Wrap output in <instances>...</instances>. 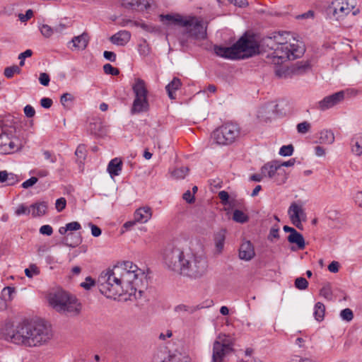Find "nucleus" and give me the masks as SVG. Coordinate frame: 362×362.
Listing matches in <instances>:
<instances>
[{
	"instance_id": "nucleus-1",
	"label": "nucleus",
	"mask_w": 362,
	"mask_h": 362,
	"mask_svg": "<svg viewBox=\"0 0 362 362\" xmlns=\"http://www.w3.org/2000/svg\"><path fill=\"white\" fill-rule=\"evenodd\" d=\"M144 272L130 261L119 262L112 268L103 271L98 277V287L108 298L116 299L124 296V299L135 298Z\"/></svg>"
},
{
	"instance_id": "nucleus-2",
	"label": "nucleus",
	"mask_w": 362,
	"mask_h": 362,
	"mask_svg": "<svg viewBox=\"0 0 362 362\" xmlns=\"http://www.w3.org/2000/svg\"><path fill=\"white\" fill-rule=\"evenodd\" d=\"M1 333L6 340L28 347L41 346L52 336L51 329L42 321L23 322L16 327L12 322H6Z\"/></svg>"
},
{
	"instance_id": "nucleus-3",
	"label": "nucleus",
	"mask_w": 362,
	"mask_h": 362,
	"mask_svg": "<svg viewBox=\"0 0 362 362\" xmlns=\"http://www.w3.org/2000/svg\"><path fill=\"white\" fill-rule=\"evenodd\" d=\"M264 45L269 51L267 62L274 65H281L288 60L299 58L305 52L303 42L287 32L274 33L265 38Z\"/></svg>"
},
{
	"instance_id": "nucleus-4",
	"label": "nucleus",
	"mask_w": 362,
	"mask_h": 362,
	"mask_svg": "<svg viewBox=\"0 0 362 362\" xmlns=\"http://www.w3.org/2000/svg\"><path fill=\"white\" fill-rule=\"evenodd\" d=\"M215 53L227 59H244L259 52V45L254 35H245L233 46L214 47Z\"/></svg>"
},
{
	"instance_id": "nucleus-5",
	"label": "nucleus",
	"mask_w": 362,
	"mask_h": 362,
	"mask_svg": "<svg viewBox=\"0 0 362 362\" xmlns=\"http://www.w3.org/2000/svg\"><path fill=\"white\" fill-rule=\"evenodd\" d=\"M48 300L52 308L59 313L74 316L81 310V304L76 297L64 290L51 293Z\"/></svg>"
},
{
	"instance_id": "nucleus-6",
	"label": "nucleus",
	"mask_w": 362,
	"mask_h": 362,
	"mask_svg": "<svg viewBox=\"0 0 362 362\" xmlns=\"http://www.w3.org/2000/svg\"><path fill=\"white\" fill-rule=\"evenodd\" d=\"M208 261L203 254H187L180 274L191 278H199L206 274Z\"/></svg>"
},
{
	"instance_id": "nucleus-7",
	"label": "nucleus",
	"mask_w": 362,
	"mask_h": 362,
	"mask_svg": "<svg viewBox=\"0 0 362 362\" xmlns=\"http://www.w3.org/2000/svg\"><path fill=\"white\" fill-rule=\"evenodd\" d=\"M239 135V126L236 123L226 122L213 132L211 138L218 145H229L233 143Z\"/></svg>"
},
{
	"instance_id": "nucleus-8",
	"label": "nucleus",
	"mask_w": 362,
	"mask_h": 362,
	"mask_svg": "<svg viewBox=\"0 0 362 362\" xmlns=\"http://www.w3.org/2000/svg\"><path fill=\"white\" fill-rule=\"evenodd\" d=\"M233 339L226 334H219L213 344L212 362H223L225 357L233 351Z\"/></svg>"
},
{
	"instance_id": "nucleus-9",
	"label": "nucleus",
	"mask_w": 362,
	"mask_h": 362,
	"mask_svg": "<svg viewBox=\"0 0 362 362\" xmlns=\"http://www.w3.org/2000/svg\"><path fill=\"white\" fill-rule=\"evenodd\" d=\"M161 21L167 20L173 23L182 24L188 27V31L191 36L196 39H204L206 36V30L202 21L195 18H192L187 21H182L180 16H173L171 15H161Z\"/></svg>"
},
{
	"instance_id": "nucleus-10",
	"label": "nucleus",
	"mask_w": 362,
	"mask_h": 362,
	"mask_svg": "<svg viewBox=\"0 0 362 362\" xmlns=\"http://www.w3.org/2000/svg\"><path fill=\"white\" fill-rule=\"evenodd\" d=\"M187 254L178 247L168 245L163 251V258L165 264L172 270L181 272L184 259Z\"/></svg>"
},
{
	"instance_id": "nucleus-11",
	"label": "nucleus",
	"mask_w": 362,
	"mask_h": 362,
	"mask_svg": "<svg viewBox=\"0 0 362 362\" xmlns=\"http://www.w3.org/2000/svg\"><path fill=\"white\" fill-rule=\"evenodd\" d=\"M354 9L345 0H334L328 6L327 12L328 15L336 21H341L348 16Z\"/></svg>"
},
{
	"instance_id": "nucleus-12",
	"label": "nucleus",
	"mask_w": 362,
	"mask_h": 362,
	"mask_svg": "<svg viewBox=\"0 0 362 362\" xmlns=\"http://www.w3.org/2000/svg\"><path fill=\"white\" fill-rule=\"evenodd\" d=\"M261 173L264 177L269 178L280 176L279 179L276 178V181L279 184L284 183L287 179L285 170L280 168V162L277 160H272L264 164L261 168Z\"/></svg>"
},
{
	"instance_id": "nucleus-13",
	"label": "nucleus",
	"mask_w": 362,
	"mask_h": 362,
	"mask_svg": "<svg viewBox=\"0 0 362 362\" xmlns=\"http://www.w3.org/2000/svg\"><path fill=\"white\" fill-rule=\"evenodd\" d=\"M288 214L291 223L296 228L302 229L303 225L301 222L305 221L306 218V214L303 205L297 202L291 203L288 209Z\"/></svg>"
},
{
	"instance_id": "nucleus-14",
	"label": "nucleus",
	"mask_w": 362,
	"mask_h": 362,
	"mask_svg": "<svg viewBox=\"0 0 362 362\" xmlns=\"http://www.w3.org/2000/svg\"><path fill=\"white\" fill-rule=\"evenodd\" d=\"M278 106L275 102H270L259 107L256 113L257 119L265 122L272 120L279 112Z\"/></svg>"
},
{
	"instance_id": "nucleus-15",
	"label": "nucleus",
	"mask_w": 362,
	"mask_h": 362,
	"mask_svg": "<svg viewBox=\"0 0 362 362\" xmlns=\"http://www.w3.org/2000/svg\"><path fill=\"white\" fill-rule=\"evenodd\" d=\"M147 92H135L131 113L132 115L145 112L148 110L149 104L147 99Z\"/></svg>"
},
{
	"instance_id": "nucleus-16",
	"label": "nucleus",
	"mask_w": 362,
	"mask_h": 362,
	"mask_svg": "<svg viewBox=\"0 0 362 362\" xmlns=\"http://www.w3.org/2000/svg\"><path fill=\"white\" fill-rule=\"evenodd\" d=\"M345 98L344 92H335L320 100L318 103V107L323 111L330 109L342 102Z\"/></svg>"
},
{
	"instance_id": "nucleus-17",
	"label": "nucleus",
	"mask_w": 362,
	"mask_h": 362,
	"mask_svg": "<svg viewBox=\"0 0 362 362\" xmlns=\"http://www.w3.org/2000/svg\"><path fill=\"white\" fill-rule=\"evenodd\" d=\"M19 148L18 142L10 138L7 134H0V153H12L18 151Z\"/></svg>"
},
{
	"instance_id": "nucleus-18",
	"label": "nucleus",
	"mask_w": 362,
	"mask_h": 362,
	"mask_svg": "<svg viewBox=\"0 0 362 362\" xmlns=\"http://www.w3.org/2000/svg\"><path fill=\"white\" fill-rule=\"evenodd\" d=\"M89 40V35L84 32L80 35L74 37L69 42V47L74 51L84 50L87 47Z\"/></svg>"
},
{
	"instance_id": "nucleus-19",
	"label": "nucleus",
	"mask_w": 362,
	"mask_h": 362,
	"mask_svg": "<svg viewBox=\"0 0 362 362\" xmlns=\"http://www.w3.org/2000/svg\"><path fill=\"white\" fill-rule=\"evenodd\" d=\"M255 255V249L250 241H244L239 249L240 259L245 261L252 259Z\"/></svg>"
},
{
	"instance_id": "nucleus-20",
	"label": "nucleus",
	"mask_w": 362,
	"mask_h": 362,
	"mask_svg": "<svg viewBox=\"0 0 362 362\" xmlns=\"http://www.w3.org/2000/svg\"><path fill=\"white\" fill-rule=\"evenodd\" d=\"M122 6L129 9L146 10L150 4L147 0H119Z\"/></svg>"
},
{
	"instance_id": "nucleus-21",
	"label": "nucleus",
	"mask_w": 362,
	"mask_h": 362,
	"mask_svg": "<svg viewBox=\"0 0 362 362\" xmlns=\"http://www.w3.org/2000/svg\"><path fill=\"white\" fill-rule=\"evenodd\" d=\"M152 216L151 209L148 206L140 207L134 214V218L136 222L145 223Z\"/></svg>"
},
{
	"instance_id": "nucleus-22",
	"label": "nucleus",
	"mask_w": 362,
	"mask_h": 362,
	"mask_svg": "<svg viewBox=\"0 0 362 362\" xmlns=\"http://www.w3.org/2000/svg\"><path fill=\"white\" fill-rule=\"evenodd\" d=\"M351 151L356 156L362 155V133L354 134L350 141Z\"/></svg>"
},
{
	"instance_id": "nucleus-23",
	"label": "nucleus",
	"mask_w": 362,
	"mask_h": 362,
	"mask_svg": "<svg viewBox=\"0 0 362 362\" xmlns=\"http://www.w3.org/2000/svg\"><path fill=\"white\" fill-rule=\"evenodd\" d=\"M131 38V34L127 30H121L110 37V41L115 45L123 46L126 45Z\"/></svg>"
},
{
	"instance_id": "nucleus-24",
	"label": "nucleus",
	"mask_w": 362,
	"mask_h": 362,
	"mask_svg": "<svg viewBox=\"0 0 362 362\" xmlns=\"http://www.w3.org/2000/svg\"><path fill=\"white\" fill-rule=\"evenodd\" d=\"M153 362H182L180 357L171 355L166 351H158L153 356Z\"/></svg>"
},
{
	"instance_id": "nucleus-25",
	"label": "nucleus",
	"mask_w": 362,
	"mask_h": 362,
	"mask_svg": "<svg viewBox=\"0 0 362 362\" xmlns=\"http://www.w3.org/2000/svg\"><path fill=\"white\" fill-rule=\"evenodd\" d=\"M107 170L111 177L119 175L122 170V161L118 158L112 159L107 165Z\"/></svg>"
},
{
	"instance_id": "nucleus-26",
	"label": "nucleus",
	"mask_w": 362,
	"mask_h": 362,
	"mask_svg": "<svg viewBox=\"0 0 362 362\" xmlns=\"http://www.w3.org/2000/svg\"><path fill=\"white\" fill-rule=\"evenodd\" d=\"M318 140L322 144H332L335 140L334 134L331 129H322L319 132Z\"/></svg>"
},
{
	"instance_id": "nucleus-27",
	"label": "nucleus",
	"mask_w": 362,
	"mask_h": 362,
	"mask_svg": "<svg viewBox=\"0 0 362 362\" xmlns=\"http://www.w3.org/2000/svg\"><path fill=\"white\" fill-rule=\"evenodd\" d=\"M226 230L221 229L214 235V242L216 252L220 254L222 252L224 247V243L226 239Z\"/></svg>"
},
{
	"instance_id": "nucleus-28",
	"label": "nucleus",
	"mask_w": 362,
	"mask_h": 362,
	"mask_svg": "<svg viewBox=\"0 0 362 362\" xmlns=\"http://www.w3.org/2000/svg\"><path fill=\"white\" fill-rule=\"evenodd\" d=\"M47 209V204L45 202H36L30 206V213L33 217L45 215Z\"/></svg>"
},
{
	"instance_id": "nucleus-29",
	"label": "nucleus",
	"mask_w": 362,
	"mask_h": 362,
	"mask_svg": "<svg viewBox=\"0 0 362 362\" xmlns=\"http://www.w3.org/2000/svg\"><path fill=\"white\" fill-rule=\"evenodd\" d=\"M287 239L290 243L296 244L298 249L303 250L305 248V239L298 231H296L293 234H289Z\"/></svg>"
},
{
	"instance_id": "nucleus-30",
	"label": "nucleus",
	"mask_w": 362,
	"mask_h": 362,
	"mask_svg": "<svg viewBox=\"0 0 362 362\" xmlns=\"http://www.w3.org/2000/svg\"><path fill=\"white\" fill-rule=\"evenodd\" d=\"M65 28L64 25L60 24L59 26L52 28L49 25L44 24L40 27V32L45 37H51L54 32L62 31Z\"/></svg>"
},
{
	"instance_id": "nucleus-31",
	"label": "nucleus",
	"mask_w": 362,
	"mask_h": 362,
	"mask_svg": "<svg viewBox=\"0 0 362 362\" xmlns=\"http://www.w3.org/2000/svg\"><path fill=\"white\" fill-rule=\"evenodd\" d=\"M202 307L199 305H188L185 304H180L175 308V311L177 313H187L192 314L197 310L201 309Z\"/></svg>"
},
{
	"instance_id": "nucleus-32",
	"label": "nucleus",
	"mask_w": 362,
	"mask_h": 362,
	"mask_svg": "<svg viewBox=\"0 0 362 362\" xmlns=\"http://www.w3.org/2000/svg\"><path fill=\"white\" fill-rule=\"evenodd\" d=\"M81 228V226L78 222L73 221V222L66 224L65 226L60 227L59 229V233L61 235H64L68 231L78 230Z\"/></svg>"
},
{
	"instance_id": "nucleus-33",
	"label": "nucleus",
	"mask_w": 362,
	"mask_h": 362,
	"mask_svg": "<svg viewBox=\"0 0 362 362\" xmlns=\"http://www.w3.org/2000/svg\"><path fill=\"white\" fill-rule=\"evenodd\" d=\"M311 69L310 64L308 61H302L298 62L295 66L293 71L297 74H301L310 71Z\"/></svg>"
},
{
	"instance_id": "nucleus-34",
	"label": "nucleus",
	"mask_w": 362,
	"mask_h": 362,
	"mask_svg": "<svg viewBox=\"0 0 362 362\" xmlns=\"http://www.w3.org/2000/svg\"><path fill=\"white\" fill-rule=\"evenodd\" d=\"M325 306L323 303L317 302L314 308V316L317 321H322L324 318Z\"/></svg>"
},
{
	"instance_id": "nucleus-35",
	"label": "nucleus",
	"mask_w": 362,
	"mask_h": 362,
	"mask_svg": "<svg viewBox=\"0 0 362 362\" xmlns=\"http://www.w3.org/2000/svg\"><path fill=\"white\" fill-rule=\"evenodd\" d=\"M74 99L72 93L66 92L61 96V103L66 108H70L74 104Z\"/></svg>"
},
{
	"instance_id": "nucleus-36",
	"label": "nucleus",
	"mask_w": 362,
	"mask_h": 362,
	"mask_svg": "<svg viewBox=\"0 0 362 362\" xmlns=\"http://www.w3.org/2000/svg\"><path fill=\"white\" fill-rule=\"evenodd\" d=\"M320 295L328 300H332L333 293L331 285L329 284L324 285L320 291Z\"/></svg>"
},
{
	"instance_id": "nucleus-37",
	"label": "nucleus",
	"mask_w": 362,
	"mask_h": 362,
	"mask_svg": "<svg viewBox=\"0 0 362 362\" xmlns=\"http://www.w3.org/2000/svg\"><path fill=\"white\" fill-rule=\"evenodd\" d=\"M133 90H147V86L145 81L139 78H135L132 82Z\"/></svg>"
},
{
	"instance_id": "nucleus-38",
	"label": "nucleus",
	"mask_w": 362,
	"mask_h": 362,
	"mask_svg": "<svg viewBox=\"0 0 362 362\" xmlns=\"http://www.w3.org/2000/svg\"><path fill=\"white\" fill-rule=\"evenodd\" d=\"M233 219L238 223H245L248 221V216L240 210H235L233 214Z\"/></svg>"
},
{
	"instance_id": "nucleus-39",
	"label": "nucleus",
	"mask_w": 362,
	"mask_h": 362,
	"mask_svg": "<svg viewBox=\"0 0 362 362\" xmlns=\"http://www.w3.org/2000/svg\"><path fill=\"white\" fill-rule=\"evenodd\" d=\"M40 271L39 267L35 264H30L28 268L25 269V274L28 278H33L37 276L40 274Z\"/></svg>"
},
{
	"instance_id": "nucleus-40",
	"label": "nucleus",
	"mask_w": 362,
	"mask_h": 362,
	"mask_svg": "<svg viewBox=\"0 0 362 362\" xmlns=\"http://www.w3.org/2000/svg\"><path fill=\"white\" fill-rule=\"evenodd\" d=\"M189 169L187 167H180L176 168L172 173V175L177 179H183L187 175Z\"/></svg>"
},
{
	"instance_id": "nucleus-41",
	"label": "nucleus",
	"mask_w": 362,
	"mask_h": 362,
	"mask_svg": "<svg viewBox=\"0 0 362 362\" xmlns=\"http://www.w3.org/2000/svg\"><path fill=\"white\" fill-rule=\"evenodd\" d=\"M21 72V69L17 65H13L11 66H8L4 69V76L8 78H12L15 74H19Z\"/></svg>"
},
{
	"instance_id": "nucleus-42",
	"label": "nucleus",
	"mask_w": 362,
	"mask_h": 362,
	"mask_svg": "<svg viewBox=\"0 0 362 362\" xmlns=\"http://www.w3.org/2000/svg\"><path fill=\"white\" fill-rule=\"evenodd\" d=\"M297 131L299 134H305L310 132L311 129V124L308 122H303L297 124Z\"/></svg>"
},
{
	"instance_id": "nucleus-43",
	"label": "nucleus",
	"mask_w": 362,
	"mask_h": 362,
	"mask_svg": "<svg viewBox=\"0 0 362 362\" xmlns=\"http://www.w3.org/2000/svg\"><path fill=\"white\" fill-rule=\"evenodd\" d=\"M181 81L177 78H174L170 83H169L166 87L165 90H177L181 88Z\"/></svg>"
},
{
	"instance_id": "nucleus-44",
	"label": "nucleus",
	"mask_w": 362,
	"mask_h": 362,
	"mask_svg": "<svg viewBox=\"0 0 362 362\" xmlns=\"http://www.w3.org/2000/svg\"><path fill=\"white\" fill-rule=\"evenodd\" d=\"M30 214V206L28 207L23 204H21L18 206L15 211V214L17 216H20L22 215H29Z\"/></svg>"
},
{
	"instance_id": "nucleus-45",
	"label": "nucleus",
	"mask_w": 362,
	"mask_h": 362,
	"mask_svg": "<svg viewBox=\"0 0 362 362\" xmlns=\"http://www.w3.org/2000/svg\"><path fill=\"white\" fill-rule=\"evenodd\" d=\"M293 151L294 148L293 145H285L281 147L279 153L281 156H290L293 154Z\"/></svg>"
},
{
	"instance_id": "nucleus-46",
	"label": "nucleus",
	"mask_w": 362,
	"mask_h": 362,
	"mask_svg": "<svg viewBox=\"0 0 362 362\" xmlns=\"http://www.w3.org/2000/svg\"><path fill=\"white\" fill-rule=\"evenodd\" d=\"M295 286L299 290H305L308 286V281L303 277H298L295 281Z\"/></svg>"
},
{
	"instance_id": "nucleus-47",
	"label": "nucleus",
	"mask_w": 362,
	"mask_h": 362,
	"mask_svg": "<svg viewBox=\"0 0 362 362\" xmlns=\"http://www.w3.org/2000/svg\"><path fill=\"white\" fill-rule=\"evenodd\" d=\"M103 71L106 74H110V75H112V76H117L119 73V71L118 69L112 66L110 64H106L103 66Z\"/></svg>"
},
{
	"instance_id": "nucleus-48",
	"label": "nucleus",
	"mask_w": 362,
	"mask_h": 362,
	"mask_svg": "<svg viewBox=\"0 0 362 362\" xmlns=\"http://www.w3.org/2000/svg\"><path fill=\"white\" fill-rule=\"evenodd\" d=\"M340 317L346 320V321H351L353 317H354V314H353V312L351 309L349 308H345L344 310H342L340 313Z\"/></svg>"
},
{
	"instance_id": "nucleus-49",
	"label": "nucleus",
	"mask_w": 362,
	"mask_h": 362,
	"mask_svg": "<svg viewBox=\"0 0 362 362\" xmlns=\"http://www.w3.org/2000/svg\"><path fill=\"white\" fill-rule=\"evenodd\" d=\"M18 176L13 173H8V178L6 180V185L12 186L19 182Z\"/></svg>"
},
{
	"instance_id": "nucleus-50",
	"label": "nucleus",
	"mask_w": 362,
	"mask_h": 362,
	"mask_svg": "<svg viewBox=\"0 0 362 362\" xmlns=\"http://www.w3.org/2000/svg\"><path fill=\"white\" fill-rule=\"evenodd\" d=\"M33 54V52L31 49H26L25 52L21 53L18 55V59H20L19 65L23 66L25 64L24 60L26 59V57H30Z\"/></svg>"
},
{
	"instance_id": "nucleus-51",
	"label": "nucleus",
	"mask_w": 362,
	"mask_h": 362,
	"mask_svg": "<svg viewBox=\"0 0 362 362\" xmlns=\"http://www.w3.org/2000/svg\"><path fill=\"white\" fill-rule=\"evenodd\" d=\"M66 205V201L65 198L61 197L56 200L55 207H56V209L57 210V211L61 212L62 211H63L65 209Z\"/></svg>"
},
{
	"instance_id": "nucleus-52",
	"label": "nucleus",
	"mask_w": 362,
	"mask_h": 362,
	"mask_svg": "<svg viewBox=\"0 0 362 362\" xmlns=\"http://www.w3.org/2000/svg\"><path fill=\"white\" fill-rule=\"evenodd\" d=\"M94 284V280L91 277L88 276L86 278L85 281L81 283L80 286L86 290H89Z\"/></svg>"
},
{
	"instance_id": "nucleus-53",
	"label": "nucleus",
	"mask_w": 362,
	"mask_h": 362,
	"mask_svg": "<svg viewBox=\"0 0 362 362\" xmlns=\"http://www.w3.org/2000/svg\"><path fill=\"white\" fill-rule=\"evenodd\" d=\"M38 179L36 177H31L30 179L23 182L21 185L22 187L24 189H28L34 185H35L37 182Z\"/></svg>"
},
{
	"instance_id": "nucleus-54",
	"label": "nucleus",
	"mask_w": 362,
	"mask_h": 362,
	"mask_svg": "<svg viewBox=\"0 0 362 362\" xmlns=\"http://www.w3.org/2000/svg\"><path fill=\"white\" fill-rule=\"evenodd\" d=\"M40 233L42 235H51L53 233V229L49 225H43L40 228Z\"/></svg>"
},
{
	"instance_id": "nucleus-55",
	"label": "nucleus",
	"mask_w": 362,
	"mask_h": 362,
	"mask_svg": "<svg viewBox=\"0 0 362 362\" xmlns=\"http://www.w3.org/2000/svg\"><path fill=\"white\" fill-rule=\"evenodd\" d=\"M50 78L49 76L46 73H41L39 76V81L43 86H48Z\"/></svg>"
},
{
	"instance_id": "nucleus-56",
	"label": "nucleus",
	"mask_w": 362,
	"mask_h": 362,
	"mask_svg": "<svg viewBox=\"0 0 362 362\" xmlns=\"http://www.w3.org/2000/svg\"><path fill=\"white\" fill-rule=\"evenodd\" d=\"M33 11L29 9L26 11L25 14H19L18 18L22 22H25L28 20L30 19L33 17Z\"/></svg>"
},
{
	"instance_id": "nucleus-57",
	"label": "nucleus",
	"mask_w": 362,
	"mask_h": 362,
	"mask_svg": "<svg viewBox=\"0 0 362 362\" xmlns=\"http://www.w3.org/2000/svg\"><path fill=\"white\" fill-rule=\"evenodd\" d=\"M183 199L187 202V203H193L194 202V194H192L189 190H187L183 194L182 196Z\"/></svg>"
},
{
	"instance_id": "nucleus-58",
	"label": "nucleus",
	"mask_w": 362,
	"mask_h": 362,
	"mask_svg": "<svg viewBox=\"0 0 362 362\" xmlns=\"http://www.w3.org/2000/svg\"><path fill=\"white\" fill-rule=\"evenodd\" d=\"M24 113L26 115V117L30 118L35 115V111L31 105H28L24 107Z\"/></svg>"
},
{
	"instance_id": "nucleus-59",
	"label": "nucleus",
	"mask_w": 362,
	"mask_h": 362,
	"mask_svg": "<svg viewBox=\"0 0 362 362\" xmlns=\"http://www.w3.org/2000/svg\"><path fill=\"white\" fill-rule=\"evenodd\" d=\"M43 156L45 159L49 160L52 163H55L57 160L56 156L49 151H43Z\"/></svg>"
},
{
	"instance_id": "nucleus-60",
	"label": "nucleus",
	"mask_w": 362,
	"mask_h": 362,
	"mask_svg": "<svg viewBox=\"0 0 362 362\" xmlns=\"http://www.w3.org/2000/svg\"><path fill=\"white\" fill-rule=\"evenodd\" d=\"M339 269V263L336 261L332 262L328 266V269L332 273L338 272Z\"/></svg>"
},
{
	"instance_id": "nucleus-61",
	"label": "nucleus",
	"mask_w": 362,
	"mask_h": 362,
	"mask_svg": "<svg viewBox=\"0 0 362 362\" xmlns=\"http://www.w3.org/2000/svg\"><path fill=\"white\" fill-rule=\"evenodd\" d=\"M86 148L83 145H80L77 147L75 154L79 158H83L85 157Z\"/></svg>"
},
{
	"instance_id": "nucleus-62",
	"label": "nucleus",
	"mask_w": 362,
	"mask_h": 362,
	"mask_svg": "<svg viewBox=\"0 0 362 362\" xmlns=\"http://www.w3.org/2000/svg\"><path fill=\"white\" fill-rule=\"evenodd\" d=\"M52 100L49 98H43L40 100V105L44 108H49L52 105Z\"/></svg>"
},
{
	"instance_id": "nucleus-63",
	"label": "nucleus",
	"mask_w": 362,
	"mask_h": 362,
	"mask_svg": "<svg viewBox=\"0 0 362 362\" xmlns=\"http://www.w3.org/2000/svg\"><path fill=\"white\" fill-rule=\"evenodd\" d=\"M91 228V234L94 237H98L101 235V230L97 226L90 223L89 224Z\"/></svg>"
},
{
	"instance_id": "nucleus-64",
	"label": "nucleus",
	"mask_w": 362,
	"mask_h": 362,
	"mask_svg": "<svg viewBox=\"0 0 362 362\" xmlns=\"http://www.w3.org/2000/svg\"><path fill=\"white\" fill-rule=\"evenodd\" d=\"M103 56L107 60L110 62H115L116 60V54L113 52L105 51Z\"/></svg>"
}]
</instances>
